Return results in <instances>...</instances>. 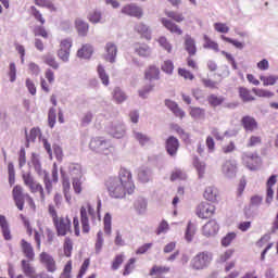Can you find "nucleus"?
Returning <instances> with one entry per match:
<instances>
[{
	"label": "nucleus",
	"mask_w": 278,
	"mask_h": 278,
	"mask_svg": "<svg viewBox=\"0 0 278 278\" xmlns=\"http://www.w3.org/2000/svg\"><path fill=\"white\" fill-rule=\"evenodd\" d=\"M109 195L112 199H125L127 194H132L136 191L131 170L121 168L117 177H111L106 181Z\"/></svg>",
	"instance_id": "f257e3e1"
},
{
	"label": "nucleus",
	"mask_w": 278,
	"mask_h": 278,
	"mask_svg": "<svg viewBox=\"0 0 278 278\" xmlns=\"http://www.w3.org/2000/svg\"><path fill=\"white\" fill-rule=\"evenodd\" d=\"M89 149L93 151V153H100V155H110L112 151H114L112 142L103 137L91 138Z\"/></svg>",
	"instance_id": "f03ea898"
},
{
	"label": "nucleus",
	"mask_w": 278,
	"mask_h": 278,
	"mask_svg": "<svg viewBox=\"0 0 278 278\" xmlns=\"http://www.w3.org/2000/svg\"><path fill=\"white\" fill-rule=\"evenodd\" d=\"M13 194V200L15 201V205L17 210L23 212V208L25 207V201L28 203L29 207L31 210H36V203H34V199L29 195V193H24L23 192V187L21 186H15L12 191Z\"/></svg>",
	"instance_id": "7ed1b4c3"
},
{
	"label": "nucleus",
	"mask_w": 278,
	"mask_h": 278,
	"mask_svg": "<svg viewBox=\"0 0 278 278\" xmlns=\"http://www.w3.org/2000/svg\"><path fill=\"white\" fill-rule=\"evenodd\" d=\"M35 170L36 173L40 176L43 177V182H45V188L48 194H51L53 190V184H58V164H53L52 168V179L51 176H49V173L47 170L42 169V165H35Z\"/></svg>",
	"instance_id": "20e7f679"
},
{
	"label": "nucleus",
	"mask_w": 278,
	"mask_h": 278,
	"mask_svg": "<svg viewBox=\"0 0 278 278\" xmlns=\"http://www.w3.org/2000/svg\"><path fill=\"white\" fill-rule=\"evenodd\" d=\"M213 254L210 251L199 252L192 257L190 266L193 270H205L212 264Z\"/></svg>",
	"instance_id": "39448f33"
},
{
	"label": "nucleus",
	"mask_w": 278,
	"mask_h": 278,
	"mask_svg": "<svg viewBox=\"0 0 278 278\" xmlns=\"http://www.w3.org/2000/svg\"><path fill=\"white\" fill-rule=\"evenodd\" d=\"M89 216H94V208L91 207L90 204L80 207V223L83 227V233H90V222L88 219Z\"/></svg>",
	"instance_id": "423d86ee"
},
{
	"label": "nucleus",
	"mask_w": 278,
	"mask_h": 278,
	"mask_svg": "<svg viewBox=\"0 0 278 278\" xmlns=\"http://www.w3.org/2000/svg\"><path fill=\"white\" fill-rule=\"evenodd\" d=\"M222 173L226 179H233L238 175V162L236 160H227L222 165Z\"/></svg>",
	"instance_id": "0eeeda50"
},
{
	"label": "nucleus",
	"mask_w": 278,
	"mask_h": 278,
	"mask_svg": "<svg viewBox=\"0 0 278 278\" xmlns=\"http://www.w3.org/2000/svg\"><path fill=\"white\" fill-rule=\"evenodd\" d=\"M54 227L56 229L58 236H66V233H71V219L68 217H60L53 222Z\"/></svg>",
	"instance_id": "6e6552de"
},
{
	"label": "nucleus",
	"mask_w": 278,
	"mask_h": 278,
	"mask_svg": "<svg viewBox=\"0 0 278 278\" xmlns=\"http://www.w3.org/2000/svg\"><path fill=\"white\" fill-rule=\"evenodd\" d=\"M241 126L243 127L245 134H254V131L260 129L257 119L251 115H245L241 118Z\"/></svg>",
	"instance_id": "1a4fd4ad"
},
{
	"label": "nucleus",
	"mask_w": 278,
	"mask_h": 278,
	"mask_svg": "<svg viewBox=\"0 0 278 278\" xmlns=\"http://www.w3.org/2000/svg\"><path fill=\"white\" fill-rule=\"evenodd\" d=\"M216 212V207L207 202H202L198 205L195 214L199 218H210Z\"/></svg>",
	"instance_id": "9d476101"
},
{
	"label": "nucleus",
	"mask_w": 278,
	"mask_h": 278,
	"mask_svg": "<svg viewBox=\"0 0 278 278\" xmlns=\"http://www.w3.org/2000/svg\"><path fill=\"white\" fill-rule=\"evenodd\" d=\"M242 162L250 168V170H255L257 164L262 162V159L257 153L244 152L242 154Z\"/></svg>",
	"instance_id": "9b49d317"
},
{
	"label": "nucleus",
	"mask_w": 278,
	"mask_h": 278,
	"mask_svg": "<svg viewBox=\"0 0 278 278\" xmlns=\"http://www.w3.org/2000/svg\"><path fill=\"white\" fill-rule=\"evenodd\" d=\"M219 229L220 226L218 225V222L211 219L202 227V236H204V238H214Z\"/></svg>",
	"instance_id": "f8f14e48"
},
{
	"label": "nucleus",
	"mask_w": 278,
	"mask_h": 278,
	"mask_svg": "<svg viewBox=\"0 0 278 278\" xmlns=\"http://www.w3.org/2000/svg\"><path fill=\"white\" fill-rule=\"evenodd\" d=\"M108 134L113 138H124L125 137V124L123 122H113L108 128Z\"/></svg>",
	"instance_id": "ddd939ff"
},
{
	"label": "nucleus",
	"mask_w": 278,
	"mask_h": 278,
	"mask_svg": "<svg viewBox=\"0 0 278 278\" xmlns=\"http://www.w3.org/2000/svg\"><path fill=\"white\" fill-rule=\"evenodd\" d=\"M104 51V60H106V62H110L111 64L116 63V55H118V47H116V43L112 41L106 42Z\"/></svg>",
	"instance_id": "4468645a"
},
{
	"label": "nucleus",
	"mask_w": 278,
	"mask_h": 278,
	"mask_svg": "<svg viewBox=\"0 0 278 278\" xmlns=\"http://www.w3.org/2000/svg\"><path fill=\"white\" fill-rule=\"evenodd\" d=\"M165 149L170 157H177V151H179V139L175 136L168 137L165 142Z\"/></svg>",
	"instance_id": "2eb2a0df"
},
{
	"label": "nucleus",
	"mask_w": 278,
	"mask_h": 278,
	"mask_svg": "<svg viewBox=\"0 0 278 278\" xmlns=\"http://www.w3.org/2000/svg\"><path fill=\"white\" fill-rule=\"evenodd\" d=\"M122 14H126V16H132L135 18H142V15L144 14L142 11V8H140L138 4H127L122 9Z\"/></svg>",
	"instance_id": "dca6fc26"
},
{
	"label": "nucleus",
	"mask_w": 278,
	"mask_h": 278,
	"mask_svg": "<svg viewBox=\"0 0 278 278\" xmlns=\"http://www.w3.org/2000/svg\"><path fill=\"white\" fill-rule=\"evenodd\" d=\"M39 260L41 264H45L48 273H55V270H58V265L55 264V260L49 253L42 252L39 255Z\"/></svg>",
	"instance_id": "f3484780"
},
{
	"label": "nucleus",
	"mask_w": 278,
	"mask_h": 278,
	"mask_svg": "<svg viewBox=\"0 0 278 278\" xmlns=\"http://www.w3.org/2000/svg\"><path fill=\"white\" fill-rule=\"evenodd\" d=\"M160 21H161L163 27H165V29L170 31V34H177L178 36H181V34H184V30H181V28H179V26L177 24H175V22H173L166 17H162Z\"/></svg>",
	"instance_id": "a211bd4d"
},
{
	"label": "nucleus",
	"mask_w": 278,
	"mask_h": 278,
	"mask_svg": "<svg viewBox=\"0 0 278 278\" xmlns=\"http://www.w3.org/2000/svg\"><path fill=\"white\" fill-rule=\"evenodd\" d=\"M132 136L135 138V140H137V142H139V144L141 147H149V144H153V140L151 139V137L147 134H143L141 131H134Z\"/></svg>",
	"instance_id": "6ab92c4d"
},
{
	"label": "nucleus",
	"mask_w": 278,
	"mask_h": 278,
	"mask_svg": "<svg viewBox=\"0 0 278 278\" xmlns=\"http://www.w3.org/2000/svg\"><path fill=\"white\" fill-rule=\"evenodd\" d=\"M135 52L138 53L140 58H151L153 50L147 43H136Z\"/></svg>",
	"instance_id": "aec40b11"
},
{
	"label": "nucleus",
	"mask_w": 278,
	"mask_h": 278,
	"mask_svg": "<svg viewBox=\"0 0 278 278\" xmlns=\"http://www.w3.org/2000/svg\"><path fill=\"white\" fill-rule=\"evenodd\" d=\"M138 179L141 184H149L153 179V170L149 167H141L138 172Z\"/></svg>",
	"instance_id": "412c9836"
},
{
	"label": "nucleus",
	"mask_w": 278,
	"mask_h": 278,
	"mask_svg": "<svg viewBox=\"0 0 278 278\" xmlns=\"http://www.w3.org/2000/svg\"><path fill=\"white\" fill-rule=\"evenodd\" d=\"M22 251L27 257V260L34 261V257H36V253H34V247H31V243L27 242L25 239H22L21 241Z\"/></svg>",
	"instance_id": "4be33fe9"
},
{
	"label": "nucleus",
	"mask_w": 278,
	"mask_h": 278,
	"mask_svg": "<svg viewBox=\"0 0 278 278\" xmlns=\"http://www.w3.org/2000/svg\"><path fill=\"white\" fill-rule=\"evenodd\" d=\"M94 53V48L90 43H86L77 51V56L83 58V60H90Z\"/></svg>",
	"instance_id": "5701e85b"
},
{
	"label": "nucleus",
	"mask_w": 278,
	"mask_h": 278,
	"mask_svg": "<svg viewBox=\"0 0 278 278\" xmlns=\"http://www.w3.org/2000/svg\"><path fill=\"white\" fill-rule=\"evenodd\" d=\"M218 188H216L215 186H208L205 188L204 199H206V201H212L213 203H215V201H218Z\"/></svg>",
	"instance_id": "b1692460"
},
{
	"label": "nucleus",
	"mask_w": 278,
	"mask_h": 278,
	"mask_svg": "<svg viewBox=\"0 0 278 278\" xmlns=\"http://www.w3.org/2000/svg\"><path fill=\"white\" fill-rule=\"evenodd\" d=\"M75 27L78 33V36H81V37L88 36V29H90V26L87 24L86 21L81 18H76Z\"/></svg>",
	"instance_id": "393cba45"
},
{
	"label": "nucleus",
	"mask_w": 278,
	"mask_h": 278,
	"mask_svg": "<svg viewBox=\"0 0 278 278\" xmlns=\"http://www.w3.org/2000/svg\"><path fill=\"white\" fill-rule=\"evenodd\" d=\"M194 236H197V224L188 222L187 228L185 231L186 242H192V240H194Z\"/></svg>",
	"instance_id": "a878e982"
},
{
	"label": "nucleus",
	"mask_w": 278,
	"mask_h": 278,
	"mask_svg": "<svg viewBox=\"0 0 278 278\" xmlns=\"http://www.w3.org/2000/svg\"><path fill=\"white\" fill-rule=\"evenodd\" d=\"M0 227L2 229V236L4 240H12L10 225L8 224V219H5L4 215H0Z\"/></svg>",
	"instance_id": "bb28decb"
},
{
	"label": "nucleus",
	"mask_w": 278,
	"mask_h": 278,
	"mask_svg": "<svg viewBox=\"0 0 278 278\" xmlns=\"http://www.w3.org/2000/svg\"><path fill=\"white\" fill-rule=\"evenodd\" d=\"M112 97L113 101H115L117 104L125 103V101H127V93H125V91H123V89L119 87L114 88Z\"/></svg>",
	"instance_id": "cd10ccee"
},
{
	"label": "nucleus",
	"mask_w": 278,
	"mask_h": 278,
	"mask_svg": "<svg viewBox=\"0 0 278 278\" xmlns=\"http://www.w3.org/2000/svg\"><path fill=\"white\" fill-rule=\"evenodd\" d=\"M185 49L189 53V55H197V43L190 35H187L185 38Z\"/></svg>",
	"instance_id": "c85d7f7f"
},
{
	"label": "nucleus",
	"mask_w": 278,
	"mask_h": 278,
	"mask_svg": "<svg viewBox=\"0 0 278 278\" xmlns=\"http://www.w3.org/2000/svg\"><path fill=\"white\" fill-rule=\"evenodd\" d=\"M135 31H137V34L142 35L143 38H146V40H151V28H149V26H147V24L138 23L135 26Z\"/></svg>",
	"instance_id": "c756f323"
},
{
	"label": "nucleus",
	"mask_w": 278,
	"mask_h": 278,
	"mask_svg": "<svg viewBox=\"0 0 278 278\" xmlns=\"http://www.w3.org/2000/svg\"><path fill=\"white\" fill-rule=\"evenodd\" d=\"M146 79H149V81L157 80L160 79V68L155 65H151L146 71Z\"/></svg>",
	"instance_id": "7c9ffc66"
},
{
	"label": "nucleus",
	"mask_w": 278,
	"mask_h": 278,
	"mask_svg": "<svg viewBox=\"0 0 278 278\" xmlns=\"http://www.w3.org/2000/svg\"><path fill=\"white\" fill-rule=\"evenodd\" d=\"M193 166L197 169L199 179H203V177H205V162L200 161L199 157L195 156L193 160Z\"/></svg>",
	"instance_id": "2f4dec72"
},
{
	"label": "nucleus",
	"mask_w": 278,
	"mask_h": 278,
	"mask_svg": "<svg viewBox=\"0 0 278 278\" xmlns=\"http://www.w3.org/2000/svg\"><path fill=\"white\" fill-rule=\"evenodd\" d=\"M239 97L244 103H250V101H255V97L251 94V90L247 87L239 88Z\"/></svg>",
	"instance_id": "473e14b6"
},
{
	"label": "nucleus",
	"mask_w": 278,
	"mask_h": 278,
	"mask_svg": "<svg viewBox=\"0 0 278 278\" xmlns=\"http://www.w3.org/2000/svg\"><path fill=\"white\" fill-rule=\"evenodd\" d=\"M23 179H24V184L25 186H27L31 192H36V189L38 188V186H40V184L34 181V177H31V174H23Z\"/></svg>",
	"instance_id": "72a5a7b5"
},
{
	"label": "nucleus",
	"mask_w": 278,
	"mask_h": 278,
	"mask_svg": "<svg viewBox=\"0 0 278 278\" xmlns=\"http://www.w3.org/2000/svg\"><path fill=\"white\" fill-rule=\"evenodd\" d=\"M189 114L194 121H200V118H205V110L199 106H190Z\"/></svg>",
	"instance_id": "f704fd0d"
},
{
	"label": "nucleus",
	"mask_w": 278,
	"mask_h": 278,
	"mask_svg": "<svg viewBox=\"0 0 278 278\" xmlns=\"http://www.w3.org/2000/svg\"><path fill=\"white\" fill-rule=\"evenodd\" d=\"M147 205L148 202L144 198H138L134 203V207L138 214H144V212H147Z\"/></svg>",
	"instance_id": "c9c22d12"
},
{
	"label": "nucleus",
	"mask_w": 278,
	"mask_h": 278,
	"mask_svg": "<svg viewBox=\"0 0 278 278\" xmlns=\"http://www.w3.org/2000/svg\"><path fill=\"white\" fill-rule=\"evenodd\" d=\"M43 62L54 71H58V68H60V63H58L55 56L51 53L43 55Z\"/></svg>",
	"instance_id": "e433bc0d"
},
{
	"label": "nucleus",
	"mask_w": 278,
	"mask_h": 278,
	"mask_svg": "<svg viewBox=\"0 0 278 278\" xmlns=\"http://www.w3.org/2000/svg\"><path fill=\"white\" fill-rule=\"evenodd\" d=\"M165 15L167 18H172V21H175V23H184V21H186V17H184V14L179 12L166 10Z\"/></svg>",
	"instance_id": "4c0bfd02"
},
{
	"label": "nucleus",
	"mask_w": 278,
	"mask_h": 278,
	"mask_svg": "<svg viewBox=\"0 0 278 278\" xmlns=\"http://www.w3.org/2000/svg\"><path fill=\"white\" fill-rule=\"evenodd\" d=\"M35 5H38L39 8H47L50 10V12H58V8L51 0H35Z\"/></svg>",
	"instance_id": "58836bf2"
},
{
	"label": "nucleus",
	"mask_w": 278,
	"mask_h": 278,
	"mask_svg": "<svg viewBox=\"0 0 278 278\" xmlns=\"http://www.w3.org/2000/svg\"><path fill=\"white\" fill-rule=\"evenodd\" d=\"M68 173L72 179H75V177H81V165L77 163H71L68 165Z\"/></svg>",
	"instance_id": "ea45409f"
},
{
	"label": "nucleus",
	"mask_w": 278,
	"mask_h": 278,
	"mask_svg": "<svg viewBox=\"0 0 278 278\" xmlns=\"http://www.w3.org/2000/svg\"><path fill=\"white\" fill-rule=\"evenodd\" d=\"M97 71L103 86H110V76L105 72V67H103V65L100 64L98 65Z\"/></svg>",
	"instance_id": "a19ab883"
},
{
	"label": "nucleus",
	"mask_w": 278,
	"mask_h": 278,
	"mask_svg": "<svg viewBox=\"0 0 278 278\" xmlns=\"http://www.w3.org/2000/svg\"><path fill=\"white\" fill-rule=\"evenodd\" d=\"M203 48L212 49V51H215L216 53H218V51H220V49L218 48V43L216 41L210 39V37H207V35H204Z\"/></svg>",
	"instance_id": "79ce46f5"
},
{
	"label": "nucleus",
	"mask_w": 278,
	"mask_h": 278,
	"mask_svg": "<svg viewBox=\"0 0 278 278\" xmlns=\"http://www.w3.org/2000/svg\"><path fill=\"white\" fill-rule=\"evenodd\" d=\"M261 81L263 83V86H275L278 81V76L277 75H261L260 76Z\"/></svg>",
	"instance_id": "37998d69"
},
{
	"label": "nucleus",
	"mask_w": 278,
	"mask_h": 278,
	"mask_svg": "<svg viewBox=\"0 0 278 278\" xmlns=\"http://www.w3.org/2000/svg\"><path fill=\"white\" fill-rule=\"evenodd\" d=\"M103 223L104 233H106V236H112V215L110 213L104 215Z\"/></svg>",
	"instance_id": "c03bdc74"
},
{
	"label": "nucleus",
	"mask_w": 278,
	"mask_h": 278,
	"mask_svg": "<svg viewBox=\"0 0 278 278\" xmlns=\"http://www.w3.org/2000/svg\"><path fill=\"white\" fill-rule=\"evenodd\" d=\"M64 255L71 257L73 253V240L70 237H66L63 244Z\"/></svg>",
	"instance_id": "a18cd8bd"
},
{
	"label": "nucleus",
	"mask_w": 278,
	"mask_h": 278,
	"mask_svg": "<svg viewBox=\"0 0 278 278\" xmlns=\"http://www.w3.org/2000/svg\"><path fill=\"white\" fill-rule=\"evenodd\" d=\"M252 92H254V94H256V97H261L264 99H270V98L275 97V93L273 91H268L266 89L253 88Z\"/></svg>",
	"instance_id": "49530a36"
},
{
	"label": "nucleus",
	"mask_w": 278,
	"mask_h": 278,
	"mask_svg": "<svg viewBox=\"0 0 278 278\" xmlns=\"http://www.w3.org/2000/svg\"><path fill=\"white\" fill-rule=\"evenodd\" d=\"M90 23H93V25H97V23H103L101 11L94 10L91 13H89L88 16Z\"/></svg>",
	"instance_id": "de8ad7c7"
},
{
	"label": "nucleus",
	"mask_w": 278,
	"mask_h": 278,
	"mask_svg": "<svg viewBox=\"0 0 278 278\" xmlns=\"http://www.w3.org/2000/svg\"><path fill=\"white\" fill-rule=\"evenodd\" d=\"M22 270L26 275V277H31L34 273H36V269L29 264V261L23 260L22 261Z\"/></svg>",
	"instance_id": "09e8293b"
},
{
	"label": "nucleus",
	"mask_w": 278,
	"mask_h": 278,
	"mask_svg": "<svg viewBox=\"0 0 278 278\" xmlns=\"http://www.w3.org/2000/svg\"><path fill=\"white\" fill-rule=\"evenodd\" d=\"M103 231H98L97 233V240H96V244H94V249H96V253L97 255H99V253H101V250L103 249Z\"/></svg>",
	"instance_id": "8fccbe9b"
},
{
	"label": "nucleus",
	"mask_w": 278,
	"mask_h": 278,
	"mask_svg": "<svg viewBox=\"0 0 278 278\" xmlns=\"http://www.w3.org/2000/svg\"><path fill=\"white\" fill-rule=\"evenodd\" d=\"M169 271H170V267L154 265L150 270V276L153 277V275H162L164 273H169Z\"/></svg>",
	"instance_id": "3c124183"
},
{
	"label": "nucleus",
	"mask_w": 278,
	"mask_h": 278,
	"mask_svg": "<svg viewBox=\"0 0 278 278\" xmlns=\"http://www.w3.org/2000/svg\"><path fill=\"white\" fill-rule=\"evenodd\" d=\"M207 101H208L210 105H213V108H218V105L223 104V101H225V99L223 97H218L216 94H211L207 98Z\"/></svg>",
	"instance_id": "603ef678"
},
{
	"label": "nucleus",
	"mask_w": 278,
	"mask_h": 278,
	"mask_svg": "<svg viewBox=\"0 0 278 278\" xmlns=\"http://www.w3.org/2000/svg\"><path fill=\"white\" fill-rule=\"evenodd\" d=\"M161 70L163 73H166V75H173V71H175V65L173 64V61L167 60L164 61V63L161 66Z\"/></svg>",
	"instance_id": "864d4df0"
},
{
	"label": "nucleus",
	"mask_w": 278,
	"mask_h": 278,
	"mask_svg": "<svg viewBox=\"0 0 278 278\" xmlns=\"http://www.w3.org/2000/svg\"><path fill=\"white\" fill-rule=\"evenodd\" d=\"M125 262V254H117L112 263V270H118L121 268V265Z\"/></svg>",
	"instance_id": "5fc2aeb1"
},
{
	"label": "nucleus",
	"mask_w": 278,
	"mask_h": 278,
	"mask_svg": "<svg viewBox=\"0 0 278 278\" xmlns=\"http://www.w3.org/2000/svg\"><path fill=\"white\" fill-rule=\"evenodd\" d=\"M220 39L224 40L225 42H229V45H232L233 47H236V49H244V43L236 39H231L225 35H220Z\"/></svg>",
	"instance_id": "6e6d98bb"
},
{
	"label": "nucleus",
	"mask_w": 278,
	"mask_h": 278,
	"mask_svg": "<svg viewBox=\"0 0 278 278\" xmlns=\"http://www.w3.org/2000/svg\"><path fill=\"white\" fill-rule=\"evenodd\" d=\"M213 27L218 34H229V26L225 23L216 22Z\"/></svg>",
	"instance_id": "4d7b16f0"
},
{
	"label": "nucleus",
	"mask_w": 278,
	"mask_h": 278,
	"mask_svg": "<svg viewBox=\"0 0 278 278\" xmlns=\"http://www.w3.org/2000/svg\"><path fill=\"white\" fill-rule=\"evenodd\" d=\"M157 42L160 47H162V49H165V51H167V53H170V51H173V46L170 45V42H168V39H166V37H160L157 39Z\"/></svg>",
	"instance_id": "13d9d810"
},
{
	"label": "nucleus",
	"mask_w": 278,
	"mask_h": 278,
	"mask_svg": "<svg viewBox=\"0 0 278 278\" xmlns=\"http://www.w3.org/2000/svg\"><path fill=\"white\" fill-rule=\"evenodd\" d=\"M55 118H58L55 109L51 108L48 113V123H49V127H51V129H53V127H55Z\"/></svg>",
	"instance_id": "bf43d9fd"
},
{
	"label": "nucleus",
	"mask_w": 278,
	"mask_h": 278,
	"mask_svg": "<svg viewBox=\"0 0 278 278\" xmlns=\"http://www.w3.org/2000/svg\"><path fill=\"white\" fill-rule=\"evenodd\" d=\"M25 134H26L27 144H29V142H36V138H38V134H40V129L33 128L29 135H27V131H25Z\"/></svg>",
	"instance_id": "052dcab7"
},
{
	"label": "nucleus",
	"mask_w": 278,
	"mask_h": 278,
	"mask_svg": "<svg viewBox=\"0 0 278 278\" xmlns=\"http://www.w3.org/2000/svg\"><path fill=\"white\" fill-rule=\"evenodd\" d=\"M8 75L11 84H14V81H16V63L14 62L10 63Z\"/></svg>",
	"instance_id": "680f3d73"
},
{
	"label": "nucleus",
	"mask_w": 278,
	"mask_h": 278,
	"mask_svg": "<svg viewBox=\"0 0 278 278\" xmlns=\"http://www.w3.org/2000/svg\"><path fill=\"white\" fill-rule=\"evenodd\" d=\"M236 240V232H228L223 239H222V245L223 247H229L231 242Z\"/></svg>",
	"instance_id": "e2e57ef3"
},
{
	"label": "nucleus",
	"mask_w": 278,
	"mask_h": 278,
	"mask_svg": "<svg viewBox=\"0 0 278 278\" xmlns=\"http://www.w3.org/2000/svg\"><path fill=\"white\" fill-rule=\"evenodd\" d=\"M153 85H146L142 89L139 90V97L141 99H148L149 93L152 92Z\"/></svg>",
	"instance_id": "0e129e2a"
},
{
	"label": "nucleus",
	"mask_w": 278,
	"mask_h": 278,
	"mask_svg": "<svg viewBox=\"0 0 278 278\" xmlns=\"http://www.w3.org/2000/svg\"><path fill=\"white\" fill-rule=\"evenodd\" d=\"M258 144H262V137L260 136H251L248 140L247 147H257Z\"/></svg>",
	"instance_id": "69168bd1"
},
{
	"label": "nucleus",
	"mask_w": 278,
	"mask_h": 278,
	"mask_svg": "<svg viewBox=\"0 0 278 278\" xmlns=\"http://www.w3.org/2000/svg\"><path fill=\"white\" fill-rule=\"evenodd\" d=\"M72 47H73V40L71 38L63 39L60 43V49L63 51L71 52Z\"/></svg>",
	"instance_id": "338daca9"
},
{
	"label": "nucleus",
	"mask_w": 278,
	"mask_h": 278,
	"mask_svg": "<svg viewBox=\"0 0 278 278\" xmlns=\"http://www.w3.org/2000/svg\"><path fill=\"white\" fill-rule=\"evenodd\" d=\"M168 231V222L162 220L156 229V236H162V233H166Z\"/></svg>",
	"instance_id": "774afa93"
}]
</instances>
